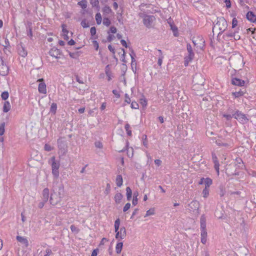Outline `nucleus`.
<instances>
[{"label": "nucleus", "instance_id": "42", "mask_svg": "<svg viewBox=\"0 0 256 256\" xmlns=\"http://www.w3.org/2000/svg\"><path fill=\"white\" fill-rule=\"evenodd\" d=\"M27 35L30 38L32 37V28L30 26H28L27 28Z\"/></svg>", "mask_w": 256, "mask_h": 256}, {"label": "nucleus", "instance_id": "62", "mask_svg": "<svg viewBox=\"0 0 256 256\" xmlns=\"http://www.w3.org/2000/svg\"><path fill=\"white\" fill-rule=\"evenodd\" d=\"M92 44H93V45H94L96 50H97L98 49V47H99L98 42L96 40H94L92 42Z\"/></svg>", "mask_w": 256, "mask_h": 256}, {"label": "nucleus", "instance_id": "43", "mask_svg": "<svg viewBox=\"0 0 256 256\" xmlns=\"http://www.w3.org/2000/svg\"><path fill=\"white\" fill-rule=\"evenodd\" d=\"M209 190L208 188H205L202 190V194L204 198H207L208 196Z\"/></svg>", "mask_w": 256, "mask_h": 256}, {"label": "nucleus", "instance_id": "52", "mask_svg": "<svg viewBox=\"0 0 256 256\" xmlns=\"http://www.w3.org/2000/svg\"><path fill=\"white\" fill-rule=\"evenodd\" d=\"M236 160L237 162L240 164L238 166V167H240V168L242 169L243 167L244 166V165L243 164L242 160L240 158H239L238 160Z\"/></svg>", "mask_w": 256, "mask_h": 256}, {"label": "nucleus", "instance_id": "35", "mask_svg": "<svg viewBox=\"0 0 256 256\" xmlns=\"http://www.w3.org/2000/svg\"><path fill=\"white\" fill-rule=\"evenodd\" d=\"M96 20L98 24H100L102 22V16L100 12H98L96 14Z\"/></svg>", "mask_w": 256, "mask_h": 256}, {"label": "nucleus", "instance_id": "16", "mask_svg": "<svg viewBox=\"0 0 256 256\" xmlns=\"http://www.w3.org/2000/svg\"><path fill=\"white\" fill-rule=\"evenodd\" d=\"M70 58L74 59H77L80 56L82 52L80 51H76L74 52H68Z\"/></svg>", "mask_w": 256, "mask_h": 256}, {"label": "nucleus", "instance_id": "10", "mask_svg": "<svg viewBox=\"0 0 256 256\" xmlns=\"http://www.w3.org/2000/svg\"><path fill=\"white\" fill-rule=\"evenodd\" d=\"M188 208L190 210L194 212L198 208L199 202L197 200H192L188 204Z\"/></svg>", "mask_w": 256, "mask_h": 256}, {"label": "nucleus", "instance_id": "26", "mask_svg": "<svg viewBox=\"0 0 256 256\" xmlns=\"http://www.w3.org/2000/svg\"><path fill=\"white\" fill-rule=\"evenodd\" d=\"M158 52L159 53V55H158V64L159 66H160L162 64V62L164 56L162 55V52L161 50H158Z\"/></svg>", "mask_w": 256, "mask_h": 256}, {"label": "nucleus", "instance_id": "46", "mask_svg": "<svg viewBox=\"0 0 256 256\" xmlns=\"http://www.w3.org/2000/svg\"><path fill=\"white\" fill-rule=\"evenodd\" d=\"M90 3L92 6H97L99 4L98 0H90Z\"/></svg>", "mask_w": 256, "mask_h": 256}, {"label": "nucleus", "instance_id": "60", "mask_svg": "<svg viewBox=\"0 0 256 256\" xmlns=\"http://www.w3.org/2000/svg\"><path fill=\"white\" fill-rule=\"evenodd\" d=\"M212 160L213 162H218L216 154L214 152L212 153Z\"/></svg>", "mask_w": 256, "mask_h": 256}, {"label": "nucleus", "instance_id": "30", "mask_svg": "<svg viewBox=\"0 0 256 256\" xmlns=\"http://www.w3.org/2000/svg\"><path fill=\"white\" fill-rule=\"evenodd\" d=\"M120 234V238L124 239L126 236V230L124 227H122L119 231Z\"/></svg>", "mask_w": 256, "mask_h": 256}, {"label": "nucleus", "instance_id": "25", "mask_svg": "<svg viewBox=\"0 0 256 256\" xmlns=\"http://www.w3.org/2000/svg\"><path fill=\"white\" fill-rule=\"evenodd\" d=\"M62 26L63 38L65 40H68L69 38V36H68V31L66 28H64V25H62Z\"/></svg>", "mask_w": 256, "mask_h": 256}, {"label": "nucleus", "instance_id": "47", "mask_svg": "<svg viewBox=\"0 0 256 256\" xmlns=\"http://www.w3.org/2000/svg\"><path fill=\"white\" fill-rule=\"evenodd\" d=\"M70 228L72 232H76V234L79 232V230L74 225H71Z\"/></svg>", "mask_w": 256, "mask_h": 256}, {"label": "nucleus", "instance_id": "3", "mask_svg": "<svg viewBox=\"0 0 256 256\" xmlns=\"http://www.w3.org/2000/svg\"><path fill=\"white\" fill-rule=\"evenodd\" d=\"M49 162L51 164L52 174L53 176L56 177H58L60 174L58 170L60 166V162L56 160L54 156H52Z\"/></svg>", "mask_w": 256, "mask_h": 256}, {"label": "nucleus", "instance_id": "24", "mask_svg": "<svg viewBox=\"0 0 256 256\" xmlns=\"http://www.w3.org/2000/svg\"><path fill=\"white\" fill-rule=\"evenodd\" d=\"M212 183V180L210 178H205L204 181V184H205V188H208Z\"/></svg>", "mask_w": 256, "mask_h": 256}, {"label": "nucleus", "instance_id": "38", "mask_svg": "<svg viewBox=\"0 0 256 256\" xmlns=\"http://www.w3.org/2000/svg\"><path fill=\"white\" fill-rule=\"evenodd\" d=\"M9 96V94L7 91H4L2 92L1 94V98L2 100H6Z\"/></svg>", "mask_w": 256, "mask_h": 256}, {"label": "nucleus", "instance_id": "59", "mask_svg": "<svg viewBox=\"0 0 256 256\" xmlns=\"http://www.w3.org/2000/svg\"><path fill=\"white\" fill-rule=\"evenodd\" d=\"M223 116L225 118L226 120H231L232 118L233 117V114H223Z\"/></svg>", "mask_w": 256, "mask_h": 256}, {"label": "nucleus", "instance_id": "28", "mask_svg": "<svg viewBox=\"0 0 256 256\" xmlns=\"http://www.w3.org/2000/svg\"><path fill=\"white\" fill-rule=\"evenodd\" d=\"M126 197L127 200H130L132 198V191L131 188L130 187H127L126 188Z\"/></svg>", "mask_w": 256, "mask_h": 256}, {"label": "nucleus", "instance_id": "9", "mask_svg": "<svg viewBox=\"0 0 256 256\" xmlns=\"http://www.w3.org/2000/svg\"><path fill=\"white\" fill-rule=\"evenodd\" d=\"M40 82L38 84V90L40 93L46 94V84L44 82L42 78L38 80Z\"/></svg>", "mask_w": 256, "mask_h": 256}, {"label": "nucleus", "instance_id": "54", "mask_svg": "<svg viewBox=\"0 0 256 256\" xmlns=\"http://www.w3.org/2000/svg\"><path fill=\"white\" fill-rule=\"evenodd\" d=\"M96 28L94 26L92 27L90 30V32L92 36H94L96 34Z\"/></svg>", "mask_w": 256, "mask_h": 256}, {"label": "nucleus", "instance_id": "1", "mask_svg": "<svg viewBox=\"0 0 256 256\" xmlns=\"http://www.w3.org/2000/svg\"><path fill=\"white\" fill-rule=\"evenodd\" d=\"M64 194V186L62 184L58 185V190L54 191L51 194L50 202V204L55 206L60 202Z\"/></svg>", "mask_w": 256, "mask_h": 256}, {"label": "nucleus", "instance_id": "56", "mask_svg": "<svg viewBox=\"0 0 256 256\" xmlns=\"http://www.w3.org/2000/svg\"><path fill=\"white\" fill-rule=\"evenodd\" d=\"M201 237L206 238L207 237V232L206 230H201Z\"/></svg>", "mask_w": 256, "mask_h": 256}, {"label": "nucleus", "instance_id": "39", "mask_svg": "<svg viewBox=\"0 0 256 256\" xmlns=\"http://www.w3.org/2000/svg\"><path fill=\"white\" fill-rule=\"evenodd\" d=\"M5 122H2L0 124V136H2L5 132Z\"/></svg>", "mask_w": 256, "mask_h": 256}, {"label": "nucleus", "instance_id": "49", "mask_svg": "<svg viewBox=\"0 0 256 256\" xmlns=\"http://www.w3.org/2000/svg\"><path fill=\"white\" fill-rule=\"evenodd\" d=\"M116 30H117V29L115 26H112L110 28V30L108 32V33L110 34V32H111L112 34H115L116 32Z\"/></svg>", "mask_w": 256, "mask_h": 256}, {"label": "nucleus", "instance_id": "31", "mask_svg": "<svg viewBox=\"0 0 256 256\" xmlns=\"http://www.w3.org/2000/svg\"><path fill=\"white\" fill-rule=\"evenodd\" d=\"M138 192H136L134 193V197L132 202V204L133 205L136 206L138 204Z\"/></svg>", "mask_w": 256, "mask_h": 256}, {"label": "nucleus", "instance_id": "18", "mask_svg": "<svg viewBox=\"0 0 256 256\" xmlns=\"http://www.w3.org/2000/svg\"><path fill=\"white\" fill-rule=\"evenodd\" d=\"M10 104L9 102L6 101L4 104L3 112H8L10 109Z\"/></svg>", "mask_w": 256, "mask_h": 256}, {"label": "nucleus", "instance_id": "8", "mask_svg": "<svg viewBox=\"0 0 256 256\" xmlns=\"http://www.w3.org/2000/svg\"><path fill=\"white\" fill-rule=\"evenodd\" d=\"M49 54L56 59L60 58V56L62 54V52L56 47L52 48L49 51Z\"/></svg>", "mask_w": 256, "mask_h": 256}, {"label": "nucleus", "instance_id": "51", "mask_svg": "<svg viewBox=\"0 0 256 256\" xmlns=\"http://www.w3.org/2000/svg\"><path fill=\"white\" fill-rule=\"evenodd\" d=\"M238 24V20L236 18H233L232 20V28H234Z\"/></svg>", "mask_w": 256, "mask_h": 256}, {"label": "nucleus", "instance_id": "27", "mask_svg": "<svg viewBox=\"0 0 256 256\" xmlns=\"http://www.w3.org/2000/svg\"><path fill=\"white\" fill-rule=\"evenodd\" d=\"M123 243L122 242H118L116 246V252L118 254L120 253L122 248Z\"/></svg>", "mask_w": 256, "mask_h": 256}, {"label": "nucleus", "instance_id": "37", "mask_svg": "<svg viewBox=\"0 0 256 256\" xmlns=\"http://www.w3.org/2000/svg\"><path fill=\"white\" fill-rule=\"evenodd\" d=\"M120 225V220L119 218H117L114 222V230L115 232L118 231Z\"/></svg>", "mask_w": 256, "mask_h": 256}, {"label": "nucleus", "instance_id": "17", "mask_svg": "<svg viewBox=\"0 0 256 256\" xmlns=\"http://www.w3.org/2000/svg\"><path fill=\"white\" fill-rule=\"evenodd\" d=\"M200 230H206V220L204 216H202L200 217Z\"/></svg>", "mask_w": 256, "mask_h": 256}, {"label": "nucleus", "instance_id": "34", "mask_svg": "<svg viewBox=\"0 0 256 256\" xmlns=\"http://www.w3.org/2000/svg\"><path fill=\"white\" fill-rule=\"evenodd\" d=\"M57 110V104L56 103H52L50 108V112L53 114L56 113Z\"/></svg>", "mask_w": 256, "mask_h": 256}, {"label": "nucleus", "instance_id": "15", "mask_svg": "<svg viewBox=\"0 0 256 256\" xmlns=\"http://www.w3.org/2000/svg\"><path fill=\"white\" fill-rule=\"evenodd\" d=\"M8 68L6 65H0V74L4 76L8 74Z\"/></svg>", "mask_w": 256, "mask_h": 256}, {"label": "nucleus", "instance_id": "50", "mask_svg": "<svg viewBox=\"0 0 256 256\" xmlns=\"http://www.w3.org/2000/svg\"><path fill=\"white\" fill-rule=\"evenodd\" d=\"M140 104L143 107H145L146 106L147 102H146V98H140Z\"/></svg>", "mask_w": 256, "mask_h": 256}, {"label": "nucleus", "instance_id": "22", "mask_svg": "<svg viewBox=\"0 0 256 256\" xmlns=\"http://www.w3.org/2000/svg\"><path fill=\"white\" fill-rule=\"evenodd\" d=\"M18 54L24 58L26 57L28 54L27 51L22 46L18 50Z\"/></svg>", "mask_w": 256, "mask_h": 256}, {"label": "nucleus", "instance_id": "55", "mask_svg": "<svg viewBox=\"0 0 256 256\" xmlns=\"http://www.w3.org/2000/svg\"><path fill=\"white\" fill-rule=\"evenodd\" d=\"M244 92L242 91L236 92L234 93V95L236 97H238L240 96H243Z\"/></svg>", "mask_w": 256, "mask_h": 256}, {"label": "nucleus", "instance_id": "19", "mask_svg": "<svg viewBox=\"0 0 256 256\" xmlns=\"http://www.w3.org/2000/svg\"><path fill=\"white\" fill-rule=\"evenodd\" d=\"M16 240L21 243L25 244L26 246H28V240H26V238H24L23 236H16Z\"/></svg>", "mask_w": 256, "mask_h": 256}, {"label": "nucleus", "instance_id": "48", "mask_svg": "<svg viewBox=\"0 0 256 256\" xmlns=\"http://www.w3.org/2000/svg\"><path fill=\"white\" fill-rule=\"evenodd\" d=\"M131 108L134 109L138 108V104L136 102H132L131 103Z\"/></svg>", "mask_w": 256, "mask_h": 256}, {"label": "nucleus", "instance_id": "32", "mask_svg": "<svg viewBox=\"0 0 256 256\" xmlns=\"http://www.w3.org/2000/svg\"><path fill=\"white\" fill-rule=\"evenodd\" d=\"M216 144L220 146H228L229 144L226 142H223L220 140H216Z\"/></svg>", "mask_w": 256, "mask_h": 256}, {"label": "nucleus", "instance_id": "2", "mask_svg": "<svg viewBox=\"0 0 256 256\" xmlns=\"http://www.w3.org/2000/svg\"><path fill=\"white\" fill-rule=\"evenodd\" d=\"M227 26L228 24L226 19L223 17H218L216 22L213 27L212 31L214 32L215 28H218L220 30L218 34H220L226 30Z\"/></svg>", "mask_w": 256, "mask_h": 256}, {"label": "nucleus", "instance_id": "36", "mask_svg": "<svg viewBox=\"0 0 256 256\" xmlns=\"http://www.w3.org/2000/svg\"><path fill=\"white\" fill-rule=\"evenodd\" d=\"M105 72L106 75V76L108 77V81H110L112 79L111 76H110V72L109 70V65H108L106 66L105 68Z\"/></svg>", "mask_w": 256, "mask_h": 256}, {"label": "nucleus", "instance_id": "33", "mask_svg": "<svg viewBox=\"0 0 256 256\" xmlns=\"http://www.w3.org/2000/svg\"><path fill=\"white\" fill-rule=\"evenodd\" d=\"M82 9H85L87 7V1L86 0H82L78 3Z\"/></svg>", "mask_w": 256, "mask_h": 256}, {"label": "nucleus", "instance_id": "12", "mask_svg": "<svg viewBox=\"0 0 256 256\" xmlns=\"http://www.w3.org/2000/svg\"><path fill=\"white\" fill-rule=\"evenodd\" d=\"M232 84L235 86H243L245 84V82L241 79L234 78L232 80Z\"/></svg>", "mask_w": 256, "mask_h": 256}, {"label": "nucleus", "instance_id": "64", "mask_svg": "<svg viewBox=\"0 0 256 256\" xmlns=\"http://www.w3.org/2000/svg\"><path fill=\"white\" fill-rule=\"evenodd\" d=\"M95 146L96 147L98 148H102V144L100 142H95Z\"/></svg>", "mask_w": 256, "mask_h": 256}, {"label": "nucleus", "instance_id": "63", "mask_svg": "<svg viewBox=\"0 0 256 256\" xmlns=\"http://www.w3.org/2000/svg\"><path fill=\"white\" fill-rule=\"evenodd\" d=\"M44 150L48 152H50L52 150V148L50 145L46 144L44 146Z\"/></svg>", "mask_w": 256, "mask_h": 256}, {"label": "nucleus", "instance_id": "13", "mask_svg": "<svg viewBox=\"0 0 256 256\" xmlns=\"http://www.w3.org/2000/svg\"><path fill=\"white\" fill-rule=\"evenodd\" d=\"M58 177H56L54 176V180L52 182V188L53 191L58 190V185L62 184L61 182H58Z\"/></svg>", "mask_w": 256, "mask_h": 256}, {"label": "nucleus", "instance_id": "40", "mask_svg": "<svg viewBox=\"0 0 256 256\" xmlns=\"http://www.w3.org/2000/svg\"><path fill=\"white\" fill-rule=\"evenodd\" d=\"M111 24L110 20L108 18H104L103 19V24L106 26H108Z\"/></svg>", "mask_w": 256, "mask_h": 256}, {"label": "nucleus", "instance_id": "45", "mask_svg": "<svg viewBox=\"0 0 256 256\" xmlns=\"http://www.w3.org/2000/svg\"><path fill=\"white\" fill-rule=\"evenodd\" d=\"M170 26L171 30L174 32V36H176L177 35L176 34V32H178V28H177V27L176 26H174V25H172V24H170Z\"/></svg>", "mask_w": 256, "mask_h": 256}, {"label": "nucleus", "instance_id": "6", "mask_svg": "<svg viewBox=\"0 0 256 256\" xmlns=\"http://www.w3.org/2000/svg\"><path fill=\"white\" fill-rule=\"evenodd\" d=\"M155 17L152 15L145 14L143 18L144 24L148 28H150L153 22L155 20Z\"/></svg>", "mask_w": 256, "mask_h": 256}, {"label": "nucleus", "instance_id": "58", "mask_svg": "<svg viewBox=\"0 0 256 256\" xmlns=\"http://www.w3.org/2000/svg\"><path fill=\"white\" fill-rule=\"evenodd\" d=\"M248 33L249 32H252V34H256V29L253 28H249L246 30Z\"/></svg>", "mask_w": 256, "mask_h": 256}, {"label": "nucleus", "instance_id": "4", "mask_svg": "<svg viewBox=\"0 0 256 256\" xmlns=\"http://www.w3.org/2000/svg\"><path fill=\"white\" fill-rule=\"evenodd\" d=\"M58 146L59 150V154L61 155H64L68 152V144L64 138H60L58 140Z\"/></svg>", "mask_w": 256, "mask_h": 256}, {"label": "nucleus", "instance_id": "20", "mask_svg": "<svg viewBox=\"0 0 256 256\" xmlns=\"http://www.w3.org/2000/svg\"><path fill=\"white\" fill-rule=\"evenodd\" d=\"M116 184L118 186L120 187L122 185L123 180L122 175L119 174L116 178Z\"/></svg>", "mask_w": 256, "mask_h": 256}, {"label": "nucleus", "instance_id": "7", "mask_svg": "<svg viewBox=\"0 0 256 256\" xmlns=\"http://www.w3.org/2000/svg\"><path fill=\"white\" fill-rule=\"evenodd\" d=\"M204 78L202 74H196L193 76L192 83L194 86L198 85L200 86H203L204 83Z\"/></svg>", "mask_w": 256, "mask_h": 256}, {"label": "nucleus", "instance_id": "41", "mask_svg": "<svg viewBox=\"0 0 256 256\" xmlns=\"http://www.w3.org/2000/svg\"><path fill=\"white\" fill-rule=\"evenodd\" d=\"M154 214V208H150L146 211V213L144 217L153 215V214Z\"/></svg>", "mask_w": 256, "mask_h": 256}, {"label": "nucleus", "instance_id": "61", "mask_svg": "<svg viewBox=\"0 0 256 256\" xmlns=\"http://www.w3.org/2000/svg\"><path fill=\"white\" fill-rule=\"evenodd\" d=\"M236 32H229L226 34V36L228 38H232L235 36Z\"/></svg>", "mask_w": 256, "mask_h": 256}, {"label": "nucleus", "instance_id": "53", "mask_svg": "<svg viewBox=\"0 0 256 256\" xmlns=\"http://www.w3.org/2000/svg\"><path fill=\"white\" fill-rule=\"evenodd\" d=\"M122 50L123 52V54H122V56H121L122 60L124 62H126V52H125L124 50V48H122Z\"/></svg>", "mask_w": 256, "mask_h": 256}, {"label": "nucleus", "instance_id": "57", "mask_svg": "<svg viewBox=\"0 0 256 256\" xmlns=\"http://www.w3.org/2000/svg\"><path fill=\"white\" fill-rule=\"evenodd\" d=\"M130 207V203H126L125 206L124 207L123 211L126 212L127 211Z\"/></svg>", "mask_w": 256, "mask_h": 256}, {"label": "nucleus", "instance_id": "29", "mask_svg": "<svg viewBox=\"0 0 256 256\" xmlns=\"http://www.w3.org/2000/svg\"><path fill=\"white\" fill-rule=\"evenodd\" d=\"M102 10L104 14H110V13L112 12V10L110 7L108 6H105L102 8Z\"/></svg>", "mask_w": 256, "mask_h": 256}, {"label": "nucleus", "instance_id": "21", "mask_svg": "<svg viewBox=\"0 0 256 256\" xmlns=\"http://www.w3.org/2000/svg\"><path fill=\"white\" fill-rule=\"evenodd\" d=\"M44 199L48 200L49 198V190L48 188H45L42 190V198Z\"/></svg>", "mask_w": 256, "mask_h": 256}, {"label": "nucleus", "instance_id": "44", "mask_svg": "<svg viewBox=\"0 0 256 256\" xmlns=\"http://www.w3.org/2000/svg\"><path fill=\"white\" fill-rule=\"evenodd\" d=\"M80 24L84 28H87L90 26L86 22V20H82Z\"/></svg>", "mask_w": 256, "mask_h": 256}, {"label": "nucleus", "instance_id": "5", "mask_svg": "<svg viewBox=\"0 0 256 256\" xmlns=\"http://www.w3.org/2000/svg\"><path fill=\"white\" fill-rule=\"evenodd\" d=\"M233 117L242 124H246L248 121V118H247L246 116L238 110H236L233 114Z\"/></svg>", "mask_w": 256, "mask_h": 256}, {"label": "nucleus", "instance_id": "11", "mask_svg": "<svg viewBox=\"0 0 256 256\" xmlns=\"http://www.w3.org/2000/svg\"><path fill=\"white\" fill-rule=\"evenodd\" d=\"M186 48L188 52L187 59H188L189 60H192L194 56V53L193 52L192 47L190 44H187Z\"/></svg>", "mask_w": 256, "mask_h": 256}, {"label": "nucleus", "instance_id": "23", "mask_svg": "<svg viewBox=\"0 0 256 256\" xmlns=\"http://www.w3.org/2000/svg\"><path fill=\"white\" fill-rule=\"evenodd\" d=\"M123 197L121 193H116L114 196V200L116 204H120Z\"/></svg>", "mask_w": 256, "mask_h": 256}, {"label": "nucleus", "instance_id": "14", "mask_svg": "<svg viewBox=\"0 0 256 256\" xmlns=\"http://www.w3.org/2000/svg\"><path fill=\"white\" fill-rule=\"evenodd\" d=\"M246 18L251 22H256V16L251 11L247 12Z\"/></svg>", "mask_w": 256, "mask_h": 256}]
</instances>
